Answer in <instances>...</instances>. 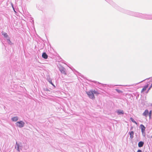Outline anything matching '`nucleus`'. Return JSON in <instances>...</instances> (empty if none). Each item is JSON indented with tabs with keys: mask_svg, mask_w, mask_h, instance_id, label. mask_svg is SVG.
<instances>
[{
	"mask_svg": "<svg viewBox=\"0 0 152 152\" xmlns=\"http://www.w3.org/2000/svg\"><path fill=\"white\" fill-rule=\"evenodd\" d=\"M109 4L112 5L114 7L119 11L127 14L128 15H131L137 17L138 15V12L132 11L128 10H126L122 8H121L119 6L117 5L115 3L113 2L111 0L110 2H109Z\"/></svg>",
	"mask_w": 152,
	"mask_h": 152,
	"instance_id": "nucleus-1",
	"label": "nucleus"
},
{
	"mask_svg": "<svg viewBox=\"0 0 152 152\" xmlns=\"http://www.w3.org/2000/svg\"><path fill=\"white\" fill-rule=\"evenodd\" d=\"M137 17L143 19L149 20V15L138 12Z\"/></svg>",
	"mask_w": 152,
	"mask_h": 152,
	"instance_id": "nucleus-2",
	"label": "nucleus"
},
{
	"mask_svg": "<svg viewBox=\"0 0 152 152\" xmlns=\"http://www.w3.org/2000/svg\"><path fill=\"white\" fill-rule=\"evenodd\" d=\"M58 67L60 71L62 74L64 75H66V69L63 66H62L61 65L59 64L58 66Z\"/></svg>",
	"mask_w": 152,
	"mask_h": 152,
	"instance_id": "nucleus-3",
	"label": "nucleus"
},
{
	"mask_svg": "<svg viewBox=\"0 0 152 152\" xmlns=\"http://www.w3.org/2000/svg\"><path fill=\"white\" fill-rule=\"evenodd\" d=\"M23 148V146L21 143H18L17 142H16V145H15V148L16 149L17 151L20 152V150H22Z\"/></svg>",
	"mask_w": 152,
	"mask_h": 152,
	"instance_id": "nucleus-4",
	"label": "nucleus"
},
{
	"mask_svg": "<svg viewBox=\"0 0 152 152\" xmlns=\"http://www.w3.org/2000/svg\"><path fill=\"white\" fill-rule=\"evenodd\" d=\"M25 124V123L22 121H18L15 124L16 126L20 128L23 127L24 126Z\"/></svg>",
	"mask_w": 152,
	"mask_h": 152,
	"instance_id": "nucleus-5",
	"label": "nucleus"
},
{
	"mask_svg": "<svg viewBox=\"0 0 152 152\" xmlns=\"http://www.w3.org/2000/svg\"><path fill=\"white\" fill-rule=\"evenodd\" d=\"M86 93L88 97L92 99H93L95 98L94 95L92 91L91 90L89 91L86 92Z\"/></svg>",
	"mask_w": 152,
	"mask_h": 152,
	"instance_id": "nucleus-6",
	"label": "nucleus"
},
{
	"mask_svg": "<svg viewBox=\"0 0 152 152\" xmlns=\"http://www.w3.org/2000/svg\"><path fill=\"white\" fill-rule=\"evenodd\" d=\"M140 126L141 129V132L143 134L145 132V127L142 124L140 125Z\"/></svg>",
	"mask_w": 152,
	"mask_h": 152,
	"instance_id": "nucleus-7",
	"label": "nucleus"
},
{
	"mask_svg": "<svg viewBox=\"0 0 152 152\" xmlns=\"http://www.w3.org/2000/svg\"><path fill=\"white\" fill-rule=\"evenodd\" d=\"M148 110L147 109H146L142 113V115L146 117L148 115Z\"/></svg>",
	"mask_w": 152,
	"mask_h": 152,
	"instance_id": "nucleus-8",
	"label": "nucleus"
},
{
	"mask_svg": "<svg viewBox=\"0 0 152 152\" xmlns=\"http://www.w3.org/2000/svg\"><path fill=\"white\" fill-rule=\"evenodd\" d=\"M116 112L118 115L123 114L124 113L123 110H117L116 111Z\"/></svg>",
	"mask_w": 152,
	"mask_h": 152,
	"instance_id": "nucleus-9",
	"label": "nucleus"
},
{
	"mask_svg": "<svg viewBox=\"0 0 152 152\" xmlns=\"http://www.w3.org/2000/svg\"><path fill=\"white\" fill-rule=\"evenodd\" d=\"M42 57L43 58L45 59H46L48 58V55H47L46 53L44 52L42 53Z\"/></svg>",
	"mask_w": 152,
	"mask_h": 152,
	"instance_id": "nucleus-10",
	"label": "nucleus"
},
{
	"mask_svg": "<svg viewBox=\"0 0 152 152\" xmlns=\"http://www.w3.org/2000/svg\"><path fill=\"white\" fill-rule=\"evenodd\" d=\"M144 144V142L143 141H140L138 143V146L139 147H142Z\"/></svg>",
	"mask_w": 152,
	"mask_h": 152,
	"instance_id": "nucleus-11",
	"label": "nucleus"
},
{
	"mask_svg": "<svg viewBox=\"0 0 152 152\" xmlns=\"http://www.w3.org/2000/svg\"><path fill=\"white\" fill-rule=\"evenodd\" d=\"M129 134L130 135V138L132 139L134 137V132L133 131H132L129 132Z\"/></svg>",
	"mask_w": 152,
	"mask_h": 152,
	"instance_id": "nucleus-12",
	"label": "nucleus"
},
{
	"mask_svg": "<svg viewBox=\"0 0 152 152\" xmlns=\"http://www.w3.org/2000/svg\"><path fill=\"white\" fill-rule=\"evenodd\" d=\"M1 34H2L4 36V37L6 38H9V37L7 33H5L3 31H2L1 32Z\"/></svg>",
	"mask_w": 152,
	"mask_h": 152,
	"instance_id": "nucleus-13",
	"label": "nucleus"
},
{
	"mask_svg": "<svg viewBox=\"0 0 152 152\" xmlns=\"http://www.w3.org/2000/svg\"><path fill=\"white\" fill-rule=\"evenodd\" d=\"M47 80H48V82L51 84L54 87H55L56 86L54 85V84L52 82V79L50 78H47Z\"/></svg>",
	"mask_w": 152,
	"mask_h": 152,
	"instance_id": "nucleus-14",
	"label": "nucleus"
},
{
	"mask_svg": "<svg viewBox=\"0 0 152 152\" xmlns=\"http://www.w3.org/2000/svg\"><path fill=\"white\" fill-rule=\"evenodd\" d=\"M18 119V118L17 116H15L11 118V120L15 122L17 121Z\"/></svg>",
	"mask_w": 152,
	"mask_h": 152,
	"instance_id": "nucleus-15",
	"label": "nucleus"
},
{
	"mask_svg": "<svg viewBox=\"0 0 152 152\" xmlns=\"http://www.w3.org/2000/svg\"><path fill=\"white\" fill-rule=\"evenodd\" d=\"M148 84H147V85H146L142 89L141 91V92H143L144 91L146 90V88L148 87Z\"/></svg>",
	"mask_w": 152,
	"mask_h": 152,
	"instance_id": "nucleus-16",
	"label": "nucleus"
},
{
	"mask_svg": "<svg viewBox=\"0 0 152 152\" xmlns=\"http://www.w3.org/2000/svg\"><path fill=\"white\" fill-rule=\"evenodd\" d=\"M7 43L10 44V45H12V43L10 41V39L8 38L7 39Z\"/></svg>",
	"mask_w": 152,
	"mask_h": 152,
	"instance_id": "nucleus-17",
	"label": "nucleus"
},
{
	"mask_svg": "<svg viewBox=\"0 0 152 152\" xmlns=\"http://www.w3.org/2000/svg\"><path fill=\"white\" fill-rule=\"evenodd\" d=\"M152 110H150L149 112L148 113V115L149 116L150 119L151 118V115H152Z\"/></svg>",
	"mask_w": 152,
	"mask_h": 152,
	"instance_id": "nucleus-18",
	"label": "nucleus"
},
{
	"mask_svg": "<svg viewBox=\"0 0 152 152\" xmlns=\"http://www.w3.org/2000/svg\"><path fill=\"white\" fill-rule=\"evenodd\" d=\"M115 90L117 91V92H118V93L119 94H121V93H122L123 92L122 91L120 90H119L118 89H115Z\"/></svg>",
	"mask_w": 152,
	"mask_h": 152,
	"instance_id": "nucleus-19",
	"label": "nucleus"
},
{
	"mask_svg": "<svg viewBox=\"0 0 152 152\" xmlns=\"http://www.w3.org/2000/svg\"><path fill=\"white\" fill-rule=\"evenodd\" d=\"M91 91L94 94H98V93L97 92V91H96L94 90H92Z\"/></svg>",
	"mask_w": 152,
	"mask_h": 152,
	"instance_id": "nucleus-20",
	"label": "nucleus"
},
{
	"mask_svg": "<svg viewBox=\"0 0 152 152\" xmlns=\"http://www.w3.org/2000/svg\"><path fill=\"white\" fill-rule=\"evenodd\" d=\"M130 119L132 122L135 123L136 124H137V123L135 121H134L133 118H131Z\"/></svg>",
	"mask_w": 152,
	"mask_h": 152,
	"instance_id": "nucleus-21",
	"label": "nucleus"
},
{
	"mask_svg": "<svg viewBox=\"0 0 152 152\" xmlns=\"http://www.w3.org/2000/svg\"><path fill=\"white\" fill-rule=\"evenodd\" d=\"M149 20L152 19V15H149Z\"/></svg>",
	"mask_w": 152,
	"mask_h": 152,
	"instance_id": "nucleus-22",
	"label": "nucleus"
},
{
	"mask_svg": "<svg viewBox=\"0 0 152 152\" xmlns=\"http://www.w3.org/2000/svg\"><path fill=\"white\" fill-rule=\"evenodd\" d=\"M44 90L45 91L50 92V90L48 88H44Z\"/></svg>",
	"mask_w": 152,
	"mask_h": 152,
	"instance_id": "nucleus-23",
	"label": "nucleus"
},
{
	"mask_svg": "<svg viewBox=\"0 0 152 152\" xmlns=\"http://www.w3.org/2000/svg\"><path fill=\"white\" fill-rule=\"evenodd\" d=\"M108 3H109V2H110L111 0H105Z\"/></svg>",
	"mask_w": 152,
	"mask_h": 152,
	"instance_id": "nucleus-24",
	"label": "nucleus"
},
{
	"mask_svg": "<svg viewBox=\"0 0 152 152\" xmlns=\"http://www.w3.org/2000/svg\"><path fill=\"white\" fill-rule=\"evenodd\" d=\"M137 152H142V151L141 150H138Z\"/></svg>",
	"mask_w": 152,
	"mask_h": 152,
	"instance_id": "nucleus-25",
	"label": "nucleus"
},
{
	"mask_svg": "<svg viewBox=\"0 0 152 152\" xmlns=\"http://www.w3.org/2000/svg\"><path fill=\"white\" fill-rule=\"evenodd\" d=\"M151 87H151V86H150L149 87V88L148 89V91H149L151 89Z\"/></svg>",
	"mask_w": 152,
	"mask_h": 152,
	"instance_id": "nucleus-26",
	"label": "nucleus"
},
{
	"mask_svg": "<svg viewBox=\"0 0 152 152\" xmlns=\"http://www.w3.org/2000/svg\"><path fill=\"white\" fill-rule=\"evenodd\" d=\"M28 148V147H26L25 148V150H26Z\"/></svg>",
	"mask_w": 152,
	"mask_h": 152,
	"instance_id": "nucleus-27",
	"label": "nucleus"
},
{
	"mask_svg": "<svg viewBox=\"0 0 152 152\" xmlns=\"http://www.w3.org/2000/svg\"><path fill=\"white\" fill-rule=\"evenodd\" d=\"M121 86V85H115V86Z\"/></svg>",
	"mask_w": 152,
	"mask_h": 152,
	"instance_id": "nucleus-28",
	"label": "nucleus"
},
{
	"mask_svg": "<svg viewBox=\"0 0 152 152\" xmlns=\"http://www.w3.org/2000/svg\"><path fill=\"white\" fill-rule=\"evenodd\" d=\"M150 86H151V87H152V83L151 84Z\"/></svg>",
	"mask_w": 152,
	"mask_h": 152,
	"instance_id": "nucleus-29",
	"label": "nucleus"
},
{
	"mask_svg": "<svg viewBox=\"0 0 152 152\" xmlns=\"http://www.w3.org/2000/svg\"><path fill=\"white\" fill-rule=\"evenodd\" d=\"M12 7H13V10H14L15 11V10H14V8H13V6H12Z\"/></svg>",
	"mask_w": 152,
	"mask_h": 152,
	"instance_id": "nucleus-30",
	"label": "nucleus"
},
{
	"mask_svg": "<svg viewBox=\"0 0 152 152\" xmlns=\"http://www.w3.org/2000/svg\"><path fill=\"white\" fill-rule=\"evenodd\" d=\"M93 82L95 83L96 82V81H93Z\"/></svg>",
	"mask_w": 152,
	"mask_h": 152,
	"instance_id": "nucleus-31",
	"label": "nucleus"
},
{
	"mask_svg": "<svg viewBox=\"0 0 152 152\" xmlns=\"http://www.w3.org/2000/svg\"><path fill=\"white\" fill-rule=\"evenodd\" d=\"M5 106H4V109H5Z\"/></svg>",
	"mask_w": 152,
	"mask_h": 152,
	"instance_id": "nucleus-32",
	"label": "nucleus"
},
{
	"mask_svg": "<svg viewBox=\"0 0 152 152\" xmlns=\"http://www.w3.org/2000/svg\"><path fill=\"white\" fill-rule=\"evenodd\" d=\"M144 80H143V81H141V82H142V81H144Z\"/></svg>",
	"mask_w": 152,
	"mask_h": 152,
	"instance_id": "nucleus-33",
	"label": "nucleus"
},
{
	"mask_svg": "<svg viewBox=\"0 0 152 152\" xmlns=\"http://www.w3.org/2000/svg\"><path fill=\"white\" fill-rule=\"evenodd\" d=\"M148 91H147V93H148Z\"/></svg>",
	"mask_w": 152,
	"mask_h": 152,
	"instance_id": "nucleus-34",
	"label": "nucleus"
},
{
	"mask_svg": "<svg viewBox=\"0 0 152 152\" xmlns=\"http://www.w3.org/2000/svg\"><path fill=\"white\" fill-rule=\"evenodd\" d=\"M143 136H145V135L144 134V135H143Z\"/></svg>",
	"mask_w": 152,
	"mask_h": 152,
	"instance_id": "nucleus-35",
	"label": "nucleus"
}]
</instances>
